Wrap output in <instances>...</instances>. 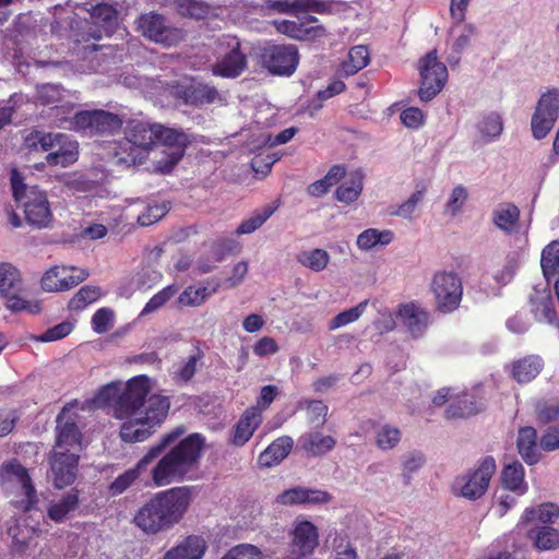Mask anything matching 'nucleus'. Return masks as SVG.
Segmentation results:
<instances>
[{
	"mask_svg": "<svg viewBox=\"0 0 559 559\" xmlns=\"http://www.w3.org/2000/svg\"><path fill=\"white\" fill-rule=\"evenodd\" d=\"M191 502L192 490L188 486L158 491L139 507L132 523L146 535L167 532L183 519Z\"/></svg>",
	"mask_w": 559,
	"mask_h": 559,
	"instance_id": "nucleus-1",
	"label": "nucleus"
},
{
	"mask_svg": "<svg viewBox=\"0 0 559 559\" xmlns=\"http://www.w3.org/2000/svg\"><path fill=\"white\" fill-rule=\"evenodd\" d=\"M204 441L200 433H191L171 448L151 472L154 485L163 487L182 481L199 462Z\"/></svg>",
	"mask_w": 559,
	"mask_h": 559,
	"instance_id": "nucleus-2",
	"label": "nucleus"
},
{
	"mask_svg": "<svg viewBox=\"0 0 559 559\" xmlns=\"http://www.w3.org/2000/svg\"><path fill=\"white\" fill-rule=\"evenodd\" d=\"M150 390V378L141 374L128 380L123 388L118 381L102 386L95 400L102 406H110L115 418L128 421L139 416Z\"/></svg>",
	"mask_w": 559,
	"mask_h": 559,
	"instance_id": "nucleus-3",
	"label": "nucleus"
},
{
	"mask_svg": "<svg viewBox=\"0 0 559 559\" xmlns=\"http://www.w3.org/2000/svg\"><path fill=\"white\" fill-rule=\"evenodd\" d=\"M24 180L16 168L11 170L10 182L15 202L23 209L27 224L35 228L48 227L52 222V212L46 192L36 186H27Z\"/></svg>",
	"mask_w": 559,
	"mask_h": 559,
	"instance_id": "nucleus-4",
	"label": "nucleus"
},
{
	"mask_svg": "<svg viewBox=\"0 0 559 559\" xmlns=\"http://www.w3.org/2000/svg\"><path fill=\"white\" fill-rule=\"evenodd\" d=\"M144 412H140L133 420L123 421L120 426V438L124 442L135 443L147 440L165 421L170 408V400L162 394H153L145 401Z\"/></svg>",
	"mask_w": 559,
	"mask_h": 559,
	"instance_id": "nucleus-5",
	"label": "nucleus"
},
{
	"mask_svg": "<svg viewBox=\"0 0 559 559\" xmlns=\"http://www.w3.org/2000/svg\"><path fill=\"white\" fill-rule=\"evenodd\" d=\"M123 126L122 117L104 109L80 110L58 120L57 128L88 136L114 135Z\"/></svg>",
	"mask_w": 559,
	"mask_h": 559,
	"instance_id": "nucleus-6",
	"label": "nucleus"
},
{
	"mask_svg": "<svg viewBox=\"0 0 559 559\" xmlns=\"http://www.w3.org/2000/svg\"><path fill=\"white\" fill-rule=\"evenodd\" d=\"M183 432V428L177 427L171 431L163 435L157 443L148 448L147 452L135 464L134 467L127 469L118 477H116L112 483H110L107 488L108 495L110 497H117L127 491L135 483V480L139 479L147 466L154 460H156L167 447L174 443Z\"/></svg>",
	"mask_w": 559,
	"mask_h": 559,
	"instance_id": "nucleus-7",
	"label": "nucleus"
},
{
	"mask_svg": "<svg viewBox=\"0 0 559 559\" xmlns=\"http://www.w3.org/2000/svg\"><path fill=\"white\" fill-rule=\"evenodd\" d=\"M430 290L435 298L436 309L443 313L454 312L463 298L462 278L452 271H439L432 276Z\"/></svg>",
	"mask_w": 559,
	"mask_h": 559,
	"instance_id": "nucleus-8",
	"label": "nucleus"
},
{
	"mask_svg": "<svg viewBox=\"0 0 559 559\" xmlns=\"http://www.w3.org/2000/svg\"><path fill=\"white\" fill-rule=\"evenodd\" d=\"M79 403L73 400L67 403L56 418V442L52 450L79 453L82 445V433L78 426Z\"/></svg>",
	"mask_w": 559,
	"mask_h": 559,
	"instance_id": "nucleus-9",
	"label": "nucleus"
},
{
	"mask_svg": "<svg viewBox=\"0 0 559 559\" xmlns=\"http://www.w3.org/2000/svg\"><path fill=\"white\" fill-rule=\"evenodd\" d=\"M496 469L495 459L490 455L485 456L474 471L457 476L453 488L459 490L460 496L468 500H477L486 493Z\"/></svg>",
	"mask_w": 559,
	"mask_h": 559,
	"instance_id": "nucleus-10",
	"label": "nucleus"
},
{
	"mask_svg": "<svg viewBox=\"0 0 559 559\" xmlns=\"http://www.w3.org/2000/svg\"><path fill=\"white\" fill-rule=\"evenodd\" d=\"M418 70L420 73V86L418 96L423 102L435 98L444 87L448 80V69L440 62L437 51L427 52L420 60Z\"/></svg>",
	"mask_w": 559,
	"mask_h": 559,
	"instance_id": "nucleus-11",
	"label": "nucleus"
},
{
	"mask_svg": "<svg viewBox=\"0 0 559 559\" xmlns=\"http://www.w3.org/2000/svg\"><path fill=\"white\" fill-rule=\"evenodd\" d=\"M138 31L151 41L166 47L178 45L185 40L182 28L169 25L164 15L158 13H144L138 20Z\"/></svg>",
	"mask_w": 559,
	"mask_h": 559,
	"instance_id": "nucleus-12",
	"label": "nucleus"
},
{
	"mask_svg": "<svg viewBox=\"0 0 559 559\" xmlns=\"http://www.w3.org/2000/svg\"><path fill=\"white\" fill-rule=\"evenodd\" d=\"M559 118V90L549 88L539 97L531 120L532 134L536 140L545 139Z\"/></svg>",
	"mask_w": 559,
	"mask_h": 559,
	"instance_id": "nucleus-13",
	"label": "nucleus"
},
{
	"mask_svg": "<svg viewBox=\"0 0 559 559\" xmlns=\"http://www.w3.org/2000/svg\"><path fill=\"white\" fill-rule=\"evenodd\" d=\"M80 455L75 452L51 450L48 455V478L57 489L72 485L78 476Z\"/></svg>",
	"mask_w": 559,
	"mask_h": 559,
	"instance_id": "nucleus-14",
	"label": "nucleus"
},
{
	"mask_svg": "<svg viewBox=\"0 0 559 559\" xmlns=\"http://www.w3.org/2000/svg\"><path fill=\"white\" fill-rule=\"evenodd\" d=\"M298 61V49L294 45H270L261 52L262 66L275 75H292Z\"/></svg>",
	"mask_w": 559,
	"mask_h": 559,
	"instance_id": "nucleus-15",
	"label": "nucleus"
},
{
	"mask_svg": "<svg viewBox=\"0 0 559 559\" xmlns=\"http://www.w3.org/2000/svg\"><path fill=\"white\" fill-rule=\"evenodd\" d=\"M87 276L88 272L84 269L53 265L43 274L40 286L48 293L66 292L84 282Z\"/></svg>",
	"mask_w": 559,
	"mask_h": 559,
	"instance_id": "nucleus-16",
	"label": "nucleus"
},
{
	"mask_svg": "<svg viewBox=\"0 0 559 559\" xmlns=\"http://www.w3.org/2000/svg\"><path fill=\"white\" fill-rule=\"evenodd\" d=\"M85 24L87 37H83L84 40H98L103 36H110L118 25V12L109 2H97L91 8L90 20H86Z\"/></svg>",
	"mask_w": 559,
	"mask_h": 559,
	"instance_id": "nucleus-17",
	"label": "nucleus"
},
{
	"mask_svg": "<svg viewBox=\"0 0 559 559\" xmlns=\"http://www.w3.org/2000/svg\"><path fill=\"white\" fill-rule=\"evenodd\" d=\"M23 289L21 272L13 264L0 262V295L7 298V307L12 311L27 308V301L19 296Z\"/></svg>",
	"mask_w": 559,
	"mask_h": 559,
	"instance_id": "nucleus-18",
	"label": "nucleus"
},
{
	"mask_svg": "<svg viewBox=\"0 0 559 559\" xmlns=\"http://www.w3.org/2000/svg\"><path fill=\"white\" fill-rule=\"evenodd\" d=\"M158 143L171 150L162 167L164 171H170L183 157L190 140L183 131L166 128L158 123L156 144Z\"/></svg>",
	"mask_w": 559,
	"mask_h": 559,
	"instance_id": "nucleus-19",
	"label": "nucleus"
},
{
	"mask_svg": "<svg viewBox=\"0 0 559 559\" xmlns=\"http://www.w3.org/2000/svg\"><path fill=\"white\" fill-rule=\"evenodd\" d=\"M318 530L310 521L299 522L294 531L289 546V559H304L318 546Z\"/></svg>",
	"mask_w": 559,
	"mask_h": 559,
	"instance_id": "nucleus-20",
	"label": "nucleus"
},
{
	"mask_svg": "<svg viewBox=\"0 0 559 559\" xmlns=\"http://www.w3.org/2000/svg\"><path fill=\"white\" fill-rule=\"evenodd\" d=\"M262 412L258 406L247 408L234 426L229 442L236 447H243L262 424Z\"/></svg>",
	"mask_w": 559,
	"mask_h": 559,
	"instance_id": "nucleus-21",
	"label": "nucleus"
},
{
	"mask_svg": "<svg viewBox=\"0 0 559 559\" xmlns=\"http://www.w3.org/2000/svg\"><path fill=\"white\" fill-rule=\"evenodd\" d=\"M176 96L186 105L201 107L213 104L219 98V93L215 86L205 83H191L178 86L176 90Z\"/></svg>",
	"mask_w": 559,
	"mask_h": 559,
	"instance_id": "nucleus-22",
	"label": "nucleus"
},
{
	"mask_svg": "<svg viewBox=\"0 0 559 559\" xmlns=\"http://www.w3.org/2000/svg\"><path fill=\"white\" fill-rule=\"evenodd\" d=\"M0 474L2 477L16 478V480L21 484L26 497L25 510H32L37 503L38 499L28 471L17 460L13 459L9 462H5L1 466Z\"/></svg>",
	"mask_w": 559,
	"mask_h": 559,
	"instance_id": "nucleus-23",
	"label": "nucleus"
},
{
	"mask_svg": "<svg viewBox=\"0 0 559 559\" xmlns=\"http://www.w3.org/2000/svg\"><path fill=\"white\" fill-rule=\"evenodd\" d=\"M331 500V495L324 490L308 489L300 486L284 490L276 497V502L283 506L304 503H325Z\"/></svg>",
	"mask_w": 559,
	"mask_h": 559,
	"instance_id": "nucleus-24",
	"label": "nucleus"
},
{
	"mask_svg": "<svg viewBox=\"0 0 559 559\" xmlns=\"http://www.w3.org/2000/svg\"><path fill=\"white\" fill-rule=\"evenodd\" d=\"M483 409L484 404L476 395L463 392L451 400L450 405L444 412V416L450 420L465 419L477 415Z\"/></svg>",
	"mask_w": 559,
	"mask_h": 559,
	"instance_id": "nucleus-25",
	"label": "nucleus"
},
{
	"mask_svg": "<svg viewBox=\"0 0 559 559\" xmlns=\"http://www.w3.org/2000/svg\"><path fill=\"white\" fill-rule=\"evenodd\" d=\"M158 123H150L146 121L131 120L126 130V139L143 148L147 154L148 151L156 145Z\"/></svg>",
	"mask_w": 559,
	"mask_h": 559,
	"instance_id": "nucleus-26",
	"label": "nucleus"
},
{
	"mask_svg": "<svg viewBox=\"0 0 559 559\" xmlns=\"http://www.w3.org/2000/svg\"><path fill=\"white\" fill-rule=\"evenodd\" d=\"M521 211L513 202H501L491 214L492 224L507 235L516 234L520 230Z\"/></svg>",
	"mask_w": 559,
	"mask_h": 559,
	"instance_id": "nucleus-27",
	"label": "nucleus"
},
{
	"mask_svg": "<svg viewBox=\"0 0 559 559\" xmlns=\"http://www.w3.org/2000/svg\"><path fill=\"white\" fill-rule=\"evenodd\" d=\"M247 67V57L240 50V43L236 41L229 52L224 55L212 68L214 75L222 78H237Z\"/></svg>",
	"mask_w": 559,
	"mask_h": 559,
	"instance_id": "nucleus-28",
	"label": "nucleus"
},
{
	"mask_svg": "<svg viewBox=\"0 0 559 559\" xmlns=\"http://www.w3.org/2000/svg\"><path fill=\"white\" fill-rule=\"evenodd\" d=\"M205 550V540L201 536L190 535L166 551L163 559H202Z\"/></svg>",
	"mask_w": 559,
	"mask_h": 559,
	"instance_id": "nucleus-29",
	"label": "nucleus"
},
{
	"mask_svg": "<svg viewBox=\"0 0 559 559\" xmlns=\"http://www.w3.org/2000/svg\"><path fill=\"white\" fill-rule=\"evenodd\" d=\"M518 452L527 465H534L540 460L539 445L537 444V431L531 426L519 430L516 439Z\"/></svg>",
	"mask_w": 559,
	"mask_h": 559,
	"instance_id": "nucleus-30",
	"label": "nucleus"
},
{
	"mask_svg": "<svg viewBox=\"0 0 559 559\" xmlns=\"http://www.w3.org/2000/svg\"><path fill=\"white\" fill-rule=\"evenodd\" d=\"M543 367L544 361L539 356H525L512 362L511 377L520 384L528 383L540 373Z\"/></svg>",
	"mask_w": 559,
	"mask_h": 559,
	"instance_id": "nucleus-31",
	"label": "nucleus"
},
{
	"mask_svg": "<svg viewBox=\"0 0 559 559\" xmlns=\"http://www.w3.org/2000/svg\"><path fill=\"white\" fill-rule=\"evenodd\" d=\"M399 318L412 335L419 336L428 325L429 313L415 304H406L400 308Z\"/></svg>",
	"mask_w": 559,
	"mask_h": 559,
	"instance_id": "nucleus-32",
	"label": "nucleus"
},
{
	"mask_svg": "<svg viewBox=\"0 0 559 559\" xmlns=\"http://www.w3.org/2000/svg\"><path fill=\"white\" fill-rule=\"evenodd\" d=\"M80 503V491L76 488H72L66 495H63L58 501H51L48 509V518L56 522L62 523L67 520L68 515L75 511Z\"/></svg>",
	"mask_w": 559,
	"mask_h": 559,
	"instance_id": "nucleus-33",
	"label": "nucleus"
},
{
	"mask_svg": "<svg viewBox=\"0 0 559 559\" xmlns=\"http://www.w3.org/2000/svg\"><path fill=\"white\" fill-rule=\"evenodd\" d=\"M293 439L288 436L275 439L262 453L258 462L261 466L272 467L288 456L293 448Z\"/></svg>",
	"mask_w": 559,
	"mask_h": 559,
	"instance_id": "nucleus-34",
	"label": "nucleus"
},
{
	"mask_svg": "<svg viewBox=\"0 0 559 559\" xmlns=\"http://www.w3.org/2000/svg\"><path fill=\"white\" fill-rule=\"evenodd\" d=\"M298 441L301 449L312 456H321L336 444L333 437L324 436L320 431L306 432L299 437Z\"/></svg>",
	"mask_w": 559,
	"mask_h": 559,
	"instance_id": "nucleus-35",
	"label": "nucleus"
},
{
	"mask_svg": "<svg viewBox=\"0 0 559 559\" xmlns=\"http://www.w3.org/2000/svg\"><path fill=\"white\" fill-rule=\"evenodd\" d=\"M78 157L79 143L68 135L67 141H61L58 146V151L47 154L45 159L49 166L68 167L74 164L78 160Z\"/></svg>",
	"mask_w": 559,
	"mask_h": 559,
	"instance_id": "nucleus-36",
	"label": "nucleus"
},
{
	"mask_svg": "<svg viewBox=\"0 0 559 559\" xmlns=\"http://www.w3.org/2000/svg\"><path fill=\"white\" fill-rule=\"evenodd\" d=\"M524 467L520 462L515 461L506 465L501 472V481L503 488L510 491H514L518 495L525 493L527 490V485L524 481Z\"/></svg>",
	"mask_w": 559,
	"mask_h": 559,
	"instance_id": "nucleus-37",
	"label": "nucleus"
},
{
	"mask_svg": "<svg viewBox=\"0 0 559 559\" xmlns=\"http://www.w3.org/2000/svg\"><path fill=\"white\" fill-rule=\"evenodd\" d=\"M370 52L366 45H357L349 49L347 60L341 64L340 72L345 76H350L362 70L369 64Z\"/></svg>",
	"mask_w": 559,
	"mask_h": 559,
	"instance_id": "nucleus-38",
	"label": "nucleus"
},
{
	"mask_svg": "<svg viewBox=\"0 0 559 559\" xmlns=\"http://www.w3.org/2000/svg\"><path fill=\"white\" fill-rule=\"evenodd\" d=\"M540 267L547 284L559 276V240L550 241L542 251Z\"/></svg>",
	"mask_w": 559,
	"mask_h": 559,
	"instance_id": "nucleus-39",
	"label": "nucleus"
},
{
	"mask_svg": "<svg viewBox=\"0 0 559 559\" xmlns=\"http://www.w3.org/2000/svg\"><path fill=\"white\" fill-rule=\"evenodd\" d=\"M147 157L143 148L138 147L135 144L124 138L115 152L116 163L127 167L142 164Z\"/></svg>",
	"mask_w": 559,
	"mask_h": 559,
	"instance_id": "nucleus-40",
	"label": "nucleus"
},
{
	"mask_svg": "<svg viewBox=\"0 0 559 559\" xmlns=\"http://www.w3.org/2000/svg\"><path fill=\"white\" fill-rule=\"evenodd\" d=\"M527 535L539 550H551L559 547V530L552 526L543 525L532 528Z\"/></svg>",
	"mask_w": 559,
	"mask_h": 559,
	"instance_id": "nucleus-41",
	"label": "nucleus"
},
{
	"mask_svg": "<svg viewBox=\"0 0 559 559\" xmlns=\"http://www.w3.org/2000/svg\"><path fill=\"white\" fill-rule=\"evenodd\" d=\"M55 133L43 130H32L24 136L23 145L29 153H48L53 148Z\"/></svg>",
	"mask_w": 559,
	"mask_h": 559,
	"instance_id": "nucleus-42",
	"label": "nucleus"
},
{
	"mask_svg": "<svg viewBox=\"0 0 559 559\" xmlns=\"http://www.w3.org/2000/svg\"><path fill=\"white\" fill-rule=\"evenodd\" d=\"M476 128L484 143L492 142L502 133V118L497 112H489L477 122Z\"/></svg>",
	"mask_w": 559,
	"mask_h": 559,
	"instance_id": "nucleus-43",
	"label": "nucleus"
},
{
	"mask_svg": "<svg viewBox=\"0 0 559 559\" xmlns=\"http://www.w3.org/2000/svg\"><path fill=\"white\" fill-rule=\"evenodd\" d=\"M296 260L304 267L313 272H321L328 266L330 254L324 249L314 248L300 251L297 253Z\"/></svg>",
	"mask_w": 559,
	"mask_h": 559,
	"instance_id": "nucleus-44",
	"label": "nucleus"
},
{
	"mask_svg": "<svg viewBox=\"0 0 559 559\" xmlns=\"http://www.w3.org/2000/svg\"><path fill=\"white\" fill-rule=\"evenodd\" d=\"M559 516V507L555 503H542L537 508L525 509L521 522L531 523L539 521L544 524L554 523Z\"/></svg>",
	"mask_w": 559,
	"mask_h": 559,
	"instance_id": "nucleus-45",
	"label": "nucleus"
},
{
	"mask_svg": "<svg viewBox=\"0 0 559 559\" xmlns=\"http://www.w3.org/2000/svg\"><path fill=\"white\" fill-rule=\"evenodd\" d=\"M277 206L266 205L255 211L248 219H245L236 229L237 235H248L259 229L275 212Z\"/></svg>",
	"mask_w": 559,
	"mask_h": 559,
	"instance_id": "nucleus-46",
	"label": "nucleus"
},
{
	"mask_svg": "<svg viewBox=\"0 0 559 559\" xmlns=\"http://www.w3.org/2000/svg\"><path fill=\"white\" fill-rule=\"evenodd\" d=\"M393 240V233L391 230H378L369 228L364 230L357 237V246L362 250H369L377 245H389Z\"/></svg>",
	"mask_w": 559,
	"mask_h": 559,
	"instance_id": "nucleus-47",
	"label": "nucleus"
},
{
	"mask_svg": "<svg viewBox=\"0 0 559 559\" xmlns=\"http://www.w3.org/2000/svg\"><path fill=\"white\" fill-rule=\"evenodd\" d=\"M532 312L538 322L552 324L557 320L554 301L550 296H544L532 300Z\"/></svg>",
	"mask_w": 559,
	"mask_h": 559,
	"instance_id": "nucleus-48",
	"label": "nucleus"
},
{
	"mask_svg": "<svg viewBox=\"0 0 559 559\" xmlns=\"http://www.w3.org/2000/svg\"><path fill=\"white\" fill-rule=\"evenodd\" d=\"M218 288V284H216L211 290L207 287H194L188 286L185 290L179 295V302L189 307H198L202 305L207 297L214 294Z\"/></svg>",
	"mask_w": 559,
	"mask_h": 559,
	"instance_id": "nucleus-49",
	"label": "nucleus"
},
{
	"mask_svg": "<svg viewBox=\"0 0 559 559\" xmlns=\"http://www.w3.org/2000/svg\"><path fill=\"white\" fill-rule=\"evenodd\" d=\"M369 300L365 299L357 306L337 313L330 322L329 330L333 331L357 321L365 312Z\"/></svg>",
	"mask_w": 559,
	"mask_h": 559,
	"instance_id": "nucleus-50",
	"label": "nucleus"
},
{
	"mask_svg": "<svg viewBox=\"0 0 559 559\" xmlns=\"http://www.w3.org/2000/svg\"><path fill=\"white\" fill-rule=\"evenodd\" d=\"M100 297V289L96 286H83L79 292L70 299L69 308L71 310H82L87 305L96 301Z\"/></svg>",
	"mask_w": 559,
	"mask_h": 559,
	"instance_id": "nucleus-51",
	"label": "nucleus"
},
{
	"mask_svg": "<svg viewBox=\"0 0 559 559\" xmlns=\"http://www.w3.org/2000/svg\"><path fill=\"white\" fill-rule=\"evenodd\" d=\"M37 102L44 106H58L63 98V91L57 84H43L36 91Z\"/></svg>",
	"mask_w": 559,
	"mask_h": 559,
	"instance_id": "nucleus-52",
	"label": "nucleus"
},
{
	"mask_svg": "<svg viewBox=\"0 0 559 559\" xmlns=\"http://www.w3.org/2000/svg\"><path fill=\"white\" fill-rule=\"evenodd\" d=\"M326 2H271L270 8L278 12L298 14L301 12H319Z\"/></svg>",
	"mask_w": 559,
	"mask_h": 559,
	"instance_id": "nucleus-53",
	"label": "nucleus"
},
{
	"mask_svg": "<svg viewBox=\"0 0 559 559\" xmlns=\"http://www.w3.org/2000/svg\"><path fill=\"white\" fill-rule=\"evenodd\" d=\"M203 358V353L198 348L194 355H191L187 361L175 372L176 382L187 383L195 374L198 365Z\"/></svg>",
	"mask_w": 559,
	"mask_h": 559,
	"instance_id": "nucleus-54",
	"label": "nucleus"
},
{
	"mask_svg": "<svg viewBox=\"0 0 559 559\" xmlns=\"http://www.w3.org/2000/svg\"><path fill=\"white\" fill-rule=\"evenodd\" d=\"M401 440L400 429L390 425H384L376 436V443L382 450L393 449Z\"/></svg>",
	"mask_w": 559,
	"mask_h": 559,
	"instance_id": "nucleus-55",
	"label": "nucleus"
},
{
	"mask_svg": "<svg viewBox=\"0 0 559 559\" xmlns=\"http://www.w3.org/2000/svg\"><path fill=\"white\" fill-rule=\"evenodd\" d=\"M169 211L166 202L160 204H148L145 210L138 216V222L142 226H150L163 218Z\"/></svg>",
	"mask_w": 559,
	"mask_h": 559,
	"instance_id": "nucleus-56",
	"label": "nucleus"
},
{
	"mask_svg": "<svg viewBox=\"0 0 559 559\" xmlns=\"http://www.w3.org/2000/svg\"><path fill=\"white\" fill-rule=\"evenodd\" d=\"M222 559H265V557L257 546L239 544L230 548Z\"/></svg>",
	"mask_w": 559,
	"mask_h": 559,
	"instance_id": "nucleus-57",
	"label": "nucleus"
},
{
	"mask_svg": "<svg viewBox=\"0 0 559 559\" xmlns=\"http://www.w3.org/2000/svg\"><path fill=\"white\" fill-rule=\"evenodd\" d=\"M361 191V179H355L352 180L350 182H345L341 185L335 191V197L337 201L348 204L356 201L360 195Z\"/></svg>",
	"mask_w": 559,
	"mask_h": 559,
	"instance_id": "nucleus-58",
	"label": "nucleus"
},
{
	"mask_svg": "<svg viewBox=\"0 0 559 559\" xmlns=\"http://www.w3.org/2000/svg\"><path fill=\"white\" fill-rule=\"evenodd\" d=\"M115 313L109 308L98 309L92 317V328L98 334L106 333L114 324Z\"/></svg>",
	"mask_w": 559,
	"mask_h": 559,
	"instance_id": "nucleus-59",
	"label": "nucleus"
},
{
	"mask_svg": "<svg viewBox=\"0 0 559 559\" xmlns=\"http://www.w3.org/2000/svg\"><path fill=\"white\" fill-rule=\"evenodd\" d=\"M467 198L468 192L464 186L459 185L454 187L445 204L447 211L450 212L452 216L457 215L461 212L465 202L467 201Z\"/></svg>",
	"mask_w": 559,
	"mask_h": 559,
	"instance_id": "nucleus-60",
	"label": "nucleus"
},
{
	"mask_svg": "<svg viewBox=\"0 0 559 559\" xmlns=\"http://www.w3.org/2000/svg\"><path fill=\"white\" fill-rule=\"evenodd\" d=\"M178 10L182 15H188L195 20H202L211 11L209 2H178Z\"/></svg>",
	"mask_w": 559,
	"mask_h": 559,
	"instance_id": "nucleus-61",
	"label": "nucleus"
},
{
	"mask_svg": "<svg viewBox=\"0 0 559 559\" xmlns=\"http://www.w3.org/2000/svg\"><path fill=\"white\" fill-rule=\"evenodd\" d=\"M328 409V406L322 401H309L307 406L308 421L316 427L324 425Z\"/></svg>",
	"mask_w": 559,
	"mask_h": 559,
	"instance_id": "nucleus-62",
	"label": "nucleus"
},
{
	"mask_svg": "<svg viewBox=\"0 0 559 559\" xmlns=\"http://www.w3.org/2000/svg\"><path fill=\"white\" fill-rule=\"evenodd\" d=\"M73 325L70 322H61L41 333L37 336V341L47 343L55 342L68 336L72 331Z\"/></svg>",
	"mask_w": 559,
	"mask_h": 559,
	"instance_id": "nucleus-63",
	"label": "nucleus"
},
{
	"mask_svg": "<svg viewBox=\"0 0 559 559\" xmlns=\"http://www.w3.org/2000/svg\"><path fill=\"white\" fill-rule=\"evenodd\" d=\"M539 448L545 452H552L559 449V427L550 426L539 439Z\"/></svg>",
	"mask_w": 559,
	"mask_h": 559,
	"instance_id": "nucleus-64",
	"label": "nucleus"
}]
</instances>
